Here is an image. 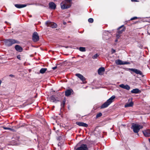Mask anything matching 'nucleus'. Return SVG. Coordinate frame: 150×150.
<instances>
[{
	"instance_id": "nucleus-1",
	"label": "nucleus",
	"mask_w": 150,
	"mask_h": 150,
	"mask_svg": "<svg viewBox=\"0 0 150 150\" xmlns=\"http://www.w3.org/2000/svg\"><path fill=\"white\" fill-rule=\"evenodd\" d=\"M64 1H63L60 4L61 8L64 9L69 8L71 6V2L72 0H64Z\"/></svg>"
},
{
	"instance_id": "nucleus-2",
	"label": "nucleus",
	"mask_w": 150,
	"mask_h": 150,
	"mask_svg": "<svg viewBox=\"0 0 150 150\" xmlns=\"http://www.w3.org/2000/svg\"><path fill=\"white\" fill-rule=\"evenodd\" d=\"M115 98V96H112L108 100L106 101L101 106V108H104L108 107L114 101V99Z\"/></svg>"
},
{
	"instance_id": "nucleus-3",
	"label": "nucleus",
	"mask_w": 150,
	"mask_h": 150,
	"mask_svg": "<svg viewBox=\"0 0 150 150\" xmlns=\"http://www.w3.org/2000/svg\"><path fill=\"white\" fill-rule=\"evenodd\" d=\"M143 126L142 125H139V124L133 123L132 124V126L131 128L133 129L134 132L137 133L139 135L138 133L140 129L143 128Z\"/></svg>"
},
{
	"instance_id": "nucleus-4",
	"label": "nucleus",
	"mask_w": 150,
	"mask_h": 150,
	"mask_svg": "<svg viewBox=\"0 0 150 150\" xmlns=\"http://www.w3.org/2000/svg\"><path fill=\"white\" fill-rule=\"evenodd\" d=\"M4 42L5 45L8 47H10L14 44H18L19 43L18 41L12 39H5Z\"/></svg>"
},
{
	"instance_id": "nucleus-5",
	"label": "nucleus",
	"mask_w": 150,
	"mask_h": 150,
	"mask_svg": "<svg viewBox=\"0 0 150 150\" xmlns=\"http://www.w3.org/2000/svg\"><path fill=\"white\" fill-rule=\"evenodd\" d=\"M45 24L47 26L50 27L52 28H56L57 27L56 24L53 22L47 21L45 22Z\"/></svg>"
},
{
	"instance_id": "nucleus-6",
	"label": "nucleus",
	"mask_w": 150,
	"mask_h": 150,
	"mask_svg": "<svg viewBox=\"0 0 150 150\" xmlns=\"http://www.w3.org/2000/svg\"><path fill=\"white\" fill-rule=\"evenodd\" d=\"M115 63L117 65L129 64H130V62L122 61L120 59L115 60Z\"/></svg>"
},
{
	"instance_id": "nucleus-7",
	"label": "nucleus",
	"mask_w": 150,
	"mask_h": 150,
	"mask_svg": "<svg viewBox=\"0 0 150 150\" xmlns=\"http://www.w3.org/2000/svg\"><path fill=\"white\" fill-rule=\"evenodd\" d=\"M32 40L34 42H37L39 40V37L38 34L36 32H35L33 33L32 36Z\"/></svg>"
},
{
	"instance_id": "nucleus-8",
	"label": "nucleus",
	"mask_w": 150,
	"mask_h": 150,
	"mask_svg": "<svg viewBox=\"0 0 150 150\" xmlns=\"http://www.w3.org/2000/svg\"><path fill=\"white\" fill-rule=\"evenodd\" d=\"M123 25L119 27L118 29V32L117 34V37L118 38L120 36V35L122 33L123 31H125V29L122 28Z\"/></svg>"
},
{
	"instance_id": "nucleus-9",
	"label": "nucleus",
	"mask_w": 150,
	"mask_h": 150,
	"mask_svg": "<svg viewBox=\"0 0 150 150\" xmlns=\"http://www.w3.org/2000/svg\"><path fill=\"white\" fill-rule=\"evenodd\" d=\"M75 75L82 81L83 83H87V82L86 81V78L81 74L77 73Z\"/></svg>"
},
{
	"instance_id": "nucleus-10",
	"label": "nucleus",
	"mask_w": 150,
	"mask_h": 150,
	"mask_svg": "<svg viewBox=\"0 0 150 150\" xmlns=\"http://www.w3.org/2000/svg\"><path fill=\"white\" fill-rule=\"evenodd\" d=\"M127 70H130L134 72L137 74H139L140 75H142V73L141 71L136 69L133 68H127Z\"/></svg>"
},
{
	"instance_id": "nucleus-11",
	"label": "nucleus",
	"mask_w": 150,
	"mask_h": 150,
	"mask_svg": "<svg viewBox=\"0 0 150 150\" xmlns=\"http://www.w3.org/2000/svg\"><path fill=\"white\" fill-rule=\"evenodd\" d=\"M87 145L85 144H82L80 146L77 148L76 150H88Z\"/></svg>"
},
{
	"instance_id": "nucleus-12",
	"label": "nucleus",
	"mask_w": 150,
	"mask_h": 150,
	"mask_svg": "<svg viewBox=\"0 0 150 150\" xmlns=\"http://www.w3.org/2000/svg\"><path fill=\"white\" fill-rule=\"evenodd\" d=\"M144 135L146 137H150V129H147L142 131Z\"/></svg>"
},
{
	"instance_id": "nucleus-13",
	"label": "nucleus",
	"mask_w": 150,
	"mask_h": 150,
	"mask_svg": "<svg viewBox=\"0 0 150 150\" xmlns=\"http://www.w3.org/2000/svg\"><path fill=\"white\" fill-rule=\"evenodd\" d=\"M49 7L50 9L55 10L56 8V5L53 2H50L49 3Z\"/></svg>"
},
{
	"instance_id": "nucleus-14",
	"label": "nucleus",
	"mask_w": 150,
	"mask_h": 150,
	"mask_svg": "<svg viewBox=\"0 0 150 150\" xmlns=\"http://www.w3.org/2000/svg\"><path fill=\"white\" fill-rule=\"evenodd\" d=\"M76 123L79 126L85 127H87L88 126V125L87 124L83 122H76Z\"/></svg>"
},
{
	"instance_id": "nucleus-15",
	"label": "nucleus",
	"mask_w": 150,
	"mask_h": 150,
	"mask_svg": "<svg viewBox=\"0 0 150 150\" xmlns=\"http://www.w3.org/2000/svg\"><path fill=\"white\" fill-rule=\"evenodd\" d=\"M119 86L120 87L127 90H129L130 89V86L127 84L125 85L123 84H122L119 85Z\"/></svg>"
},
{
	"instance_id": "nucleus-16",
	"label": "nucleus",
	"mask_w": 150,
	"mask_h": 150,
	"mask_svg": "<svg viewBox=\"0 0 150 150\" xmlns=\"http://www.w3.org/2000/svg\"><path fill=\"white\" fill-rule=\"evenodd\" d=\"M15 48L16 51L19 52H21L23 50L21 47L17 45H15Z\"/></svg>"
},
{
	"instance_id": "nucleus-17",
	"label": "nucleus",
	"mask_w": 150,
	"mask_h": 150,
	"mask_svg": "<svg viewBox=\"0 0 150 150\" xmlns=\"http://www.w3.org/2000/svg\"><path fill=\"white\" fill-rule=\"evenodd\" d=\"M14 5L16 8H23L26 6L25 4H15Z\"/></svg>"
},
{
	"instance_id": "nucleus-18",
	"label": "nucleus",
	"mask_w": 150,
	"mask_h": 150,
	"mask_svg": "<svg viewBox=\"0 0 150 150\" xmlns=\"http://www.w3.org/2000/svg\"><path fill=\"white\" fill-rule=\"evenodd\" d=\"M132 93L137 94L139 93L140 92L138 88H135L133 89L131 91Z\"/></svg>"
},
{
	"instance_id": "nucleus-19",
	"label": "nucleus",
	"mask_w": 150,
	"mask_h": 150,
	"mask_svg": "<svg viewBox=\"0 0 150 150\" xmlns=\"http://www.w3.org/2000/svg\"><path fill=\"white\" fill-rule=\"evenodd\" d=\"M105 71V69L104 67H101L98 70V74L100 75H102V73L104 72Z\"/></svg>"
},
{
	"instance_id": "nucleus-20",
	"label": "nucleus",
	"mask_w": 150,
	"mask_h": 150,
	"mask_svg": "<svg viewBox=\"0 0 150 150\" xmlns=\"http://www.w3.org/2000/svg\"><path fill=\"white\" fill-rule=\"evenodd\" d=\"M72 91V90L71 89H68L67 90L65 91V96H70L71 94Z\"/></svg>"
},
{
	"instance_id": "nucleus-21",
	"label": "nucleus",
	"mask_w": 150,
	"mask_h": 150,
	"mask_svg": "<svg viewBox=\"0 0 150 150\" xmlns=\"http://www.w3.org/2000/svg\"><path fill=\"white\" fill-rule=\"evenodd\" d=\"M133 103L132 102H131L129 103L126 104L125 105V108H127L128 107H132L133 106Z\"/></svg>"
},
{
	"instance_id": "nucleus-22",
	"label": "nucleus",
	"mask_w": 150,
	"mask_h": 150,
	"mask_svg": "<svg viewBox=\"0 0 150 150\" xmlns=\"http://www.w3.org/2000/svg\"><path fill=\"white\" fill-rule=\"evenodd\" d=\"M47 70V69L46 68H42L41 69L40 72L41 74H44Z\"/></svg>"
},
{
	"instance_id": "nucleus-23",
	"label": "nucleus",
	"mask_w": 150,
	"mask_h": 150,
	"mask_svg": "<svg viewBox=\"0 0 150 150\" xmlns=\"http://www.w3.org/2000/svg\"><path fill=\"white\" fill-rule=\"evenodd\" d=\"M50 100L53 102H54L56 100L55 97L54 96H52L50 97Z\"/></svg>"
},
{
	"instance_id": "nucleus-24",
	"label": "nucleus",
	"mask_w": 150,
	"mask_h": 150,
	"mask_svg": "<svg viewBox=\"0 0 150 150\" xmlns=\"http://www.w3.org/2000/svg\"><path fill=\"white\" fill-rule=\"evenodd\" d=\"M66 99L64 98L62 100V102L61 104V106L62 107H64L65 104Z\"/></svg>"
},
{
	"instance_id": "nucleus-25",
	"label": "nucleus",
	"mask_w": 150,
	"mask_h": 150,
	"mask_svg": "<svg viewBox=\"0 0 150 150\" xmlns=\"http://www.w3.org/2000/svg\"><path fill=\"white\" fill-rule=\"evenodd\" d=\"M79 50L81 52H85L86 50L85 48L83 47H80L79 48Z\"/></svg>"
},
{
	"instance_id": "nucleus-26",
	"label": "nucleus",
	"mask_w": 150,
	"mask_h": 150,
	"mask_svg": "<svg viewBox=\"0 0 150 150\" xmlns=\"http://www.w3.org/2000/svg\"><path fill=\"white\" fill-rule=\"evenodd\" d=\"M99 56V55L98 54H96L94 55L93 57L92 58L93 59H96Z\"/></svg>"
},
{
	"instance_id": "nucleus-27",
	"label": "nucleus",
	"mask_w": 150,
	"mask_h": 150,
	"mask_svg": "<svg viewBox=\"0 0 150 150\" xmlns=\"http://www.w3.org/2000/svg\"><path fill=\"white\" fill-rule=\"evenodd\" d=\"M102 113L101 112H99L96 115V117L98 118L99 117L101 116L102 115Z\"/></svg>"
},
{
	"instance_id": "nucleus-28",
	"label": "nucleus",
	"mask_w": 150,
	"mask_h": 150,
	"mask_svg": "<svg viewBox=\"0 0 150 150\" xmlns=\"http://www.w3.org/2000/svg\"><path fill=\"white\" fill-rule=\"evenodd\" d=\"M88 21L90 23H92L93 22V20L92 18H89L88 19Z\"/></svg>"
},
{
	"instance_id": "nucleus-29",
	"label": "nucleus",
	"mask_w": 150,
	"mask_h": 150,
	"mask_svg": "<svg viewBox=\"0 0 150 150\" xmlns=\"http://www.w3.org/2000/svg\"><path fill=\"white\" fill-rule=\"evenodd\" d=\"M137 18H138L137 17H134L132 18H131L130 19V20L132 21V20H135V19H137Z\"/></svg>"
},
{
	"instance_id": "nucleus-30",
	"label": "nucleus",
	"mask_w": 150,
	"mask_h": 150,
	"mask_svg": "<svg viewBox=\"0 0 150 150\" xmlns=\"http://www.w3.org/2000/svg\"><path fill=\"white\" fill-rule=\"evenodd\" d=\"M9 76H10L11 77H12V78L15 77V76L13 74H10L9 75Z\"/></svg>"
},
{
	"instance_id": "nucleus-31",
	"label": "nucleus",
	"mask_w": 150,
	"mask_h": 150,
	"mask_svg": "<svg viewBox=\"0 0 150 150\" xmlns=\"http://www.w3.org/2000/svg\"><path fill=\"white\" fill-rule=\"evenodd\" d=\"M17 58L19 59L20 60L21 57L20 55H18L17 57Z\"/></svg>"
},
{
	"instance_id": "nucleus-32",
	"label": "nucleus",
	"mask_w": 150,
	"mask_h": 150,
	"mask_svg": "<svg viewBox=\"0 0 150 150\" xmlns=\"http://www.w3.org/2000/svg\"><path fill=\"white\" fill-rule=\"evenodd\" d=\"M115 52V50H113V49H112V53H114Z\"/></svg>"
},
{
	"instance_id": "nucleus-33",
	"label": "nucleus",
	"mask_w": 150,
	"mask_h": 150,
	"mask_svg": "<svg viewBox=\"0 0 150 150\" xmlns=\"http://www.w3.org/2000/svg\"><path fill=\"white\" fill-rule=\"evenodd\" d=\"M57 68V66H55L54 67H53L52 68V69H53V70H55V69L56 68Z\"/></svg>"
},
{
	"instance_id": "nucleus-34",
	"label": "nucleus",
	"mask_w": 150,
	"mask_h": 150,
	"mask_svg": "<svg viewBox=\"0 0 150 150\" xmlns=\"http://www.w3.org/2000/svg\"><path fill=\"white\" fill-rule=\"evenodd\" d=\"M4 129H6V130L8 129V127H4Z\"/></svg>"
},
{
	"instance_id": "nucleus-35",
	"label": "nucleus",
	"mask_w": 150,
	"mask_h": 150,
	"mask_svg": "<svg viewBox=\"0 0 150 150\" xmlns=\"http://www.w3.org/2000/svg\"><path fill=\"white\" fill-rule=\"evenodd\" d=\"M131 1L132 2L137 1V0H131Z\"/></svg>"
},
{
	"instance_id": "nucleus-36",
	"label": "nucleus",
	"mask_w": 150,
	"mask_h": 150,
	"mask_svg": "<svg viewBox=\"0 0 150 150\" xmlns=\"http://www.w3.org/2000/svg\"><path fill=\"white\" fill-rule=\"evenodd\" d=\"M8 130H12V129L11 128H10L8 127Z\"/></svg>"
},
{
	"instance_id": "nucleus-37",
	"label": "nucleus",
	"mask_w": 150,
	"mask_h": 150,
	"mask_svg": "<svg viewBox=\"0 0 150 150\" xmlns=\"http://www.w3.org/2000/svg\"><path fill=\"white\" fill-rule=\"evenodd\" d=\"M63 24L64 25H65L66 24V22H63Z\"/></svg>"
}]
</instances>
